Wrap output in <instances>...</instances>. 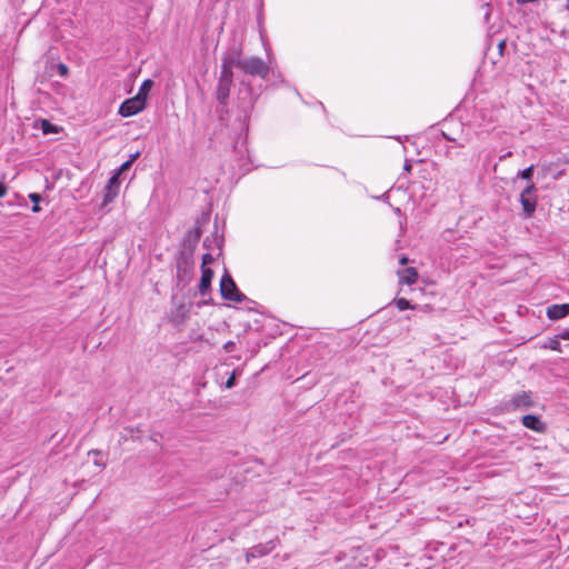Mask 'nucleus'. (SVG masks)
<instances>
[{
    "label": "nucleus",
    "instance_id": "nucleus-20",
    "mask_svg": "<svg viewBox=\"0 0 569 569\" xmlns=\"http://www.w3.org/2000/svg\"><path fill=\"white\" fill-rule=\"evenodd\" d=\"M58 72L61 77H67L69 73V69L64 63L58 64Z\"/></svg>",
    "mask_w": 569,
    "mask_h": 569
},
{
    "label": "nucleus",
    "instance_id": "nucleus-21",
    "mask_svg": "<svg viewBox=\"0 0 569 569\" xmlns=\"http://www.w3.org/2000/svg\"><path fill=\"white\" fill-rule=\"evenodd\" d=\"M234 385H236V371H233V373L226 381V388L230 389V388L234 387Z\"/></svg>",
    "mask_w": 569,
    "mask_h": 569
},
{
    "label": "nucleus",
    "instance_id": "nucleus-13",
    "mask_svg": "<svg viewBox=\"0 0 569 569\" xmlns=\"http://www.w3.org/2000/svg\"><path fill=\"white\" fill-rule=\"evenodd\" d=\"M202 274L199 284V291L201 295H204L207 290L210 288L211 280L213 278V271L210 268H202Z\"/></svg>",
    "mask_w": 569,
    "mask_h": 569
},
{
    "label": "nucleus",
    "instance_id": "nucleus-26",
    "mask_svg": "<svg viewBox=\"0 0 569 569\" xmlns=\"http://www.w3.org/2000/svg\"><path fill=\"white\" fill-rule=\"evenodd\" d=\"M7 193V187L0 182V198L4 197Z\"/></svg>",
    "mask_w": 569,
    "mask_h": 569
},
{
    "label": "nucleus",
    "instance_id": "nucleus-15",
    "mask_svg": "<svg viewBox=\"0 0 569 569\" xmlns=\"http://www.w3.org/2000/svg\"><path fill=\"white\" fill-rule=\"evenodd\" d=\"M40 128L44 134L58 132V128L46 119L40 120Z\"/></svg>",
    "mask_w": 569,
    "mask_h": 569
},
{
    "label": "nucleus",
    "instance_id": "nucleus-7",
    "mask_svg": "<svg viewBox=\"0 0 569 569\" xmlns=\"http://www.w3.org/2000/svg\"><path fill=\"white\" fill-rule=\"evenodd\" d=\"M533 400L531 392H520L512 396L511 400L506 405L507 408L512 409H528L532 407Z\"/></svg>",
    "mask_w": 569,
    "mask_h": 569
},
{
    "label": "nucleus",
    "instance_id": "nucleus-28",
    "mask_svg": "<svg viewBox=\"0 0 569 569\" xmlns=\"http://www.w3.org/2000/svg\"><path fill=\"white\" fill-rule=\"evenodd\" d=\"M400 263H401L402 266L407 264V263H408V258H407V257H402V258L400 259Z\"/></svg>",
    "mask_w": 569,
    "mask_h": 569
},
{
    "label": "nucleus",
    "instance_id": "nucleus-5",
    "mask_svg": "<svg viewBox=\"0 0 569 569\" xmlns=\"http://www.w3.org/2000/svg\"><path fill=\"white\" fill-rule=\"evenodd\" d=\"M146 107V103L140 99V97H132L124 100L120 108L119 114L127 118L137 114L142 111Z\"/></svg>",
    "mask_w": 569,
    "mask_h": 569
},
{
    "label": "nucleus",
    "instance_id": "nucleus-3",
    "mask_svg": "<svg viewBox=\"0 0 569 569\" xmlns=\"http://www.w3.org/2000/svg\"><path fill=\"white\" fill-rule=\"evenodd\" d=\"M244 59H242V50L240 47L231 48L227 53H224L222 58L221 71L227 73H233L232 68L237 67L241 69V63Z\"/></svg>",
    "mask_w": 569,
    "mask_h": 569
},
{
    "label": "nucleus",
    "instance_id": "nucleus-1",
    "mask_svg": "<svg viewBox=\"0 0 569 569\" xmlns=\"http://www.w3.org/2000/svg\"><path fill=\"white\" fill-rule=\"evenodd\" d=\"M220 292L224 299L230 301L242 302L246 299V296L238 290L236 282L227 272L220 280Z\"/></svg>",
    "mask_w": 569,
    "mask_h": 569
},
{
    "label": "nucleus",
    "instance_id": "nucleus-24",
    "mask_svg": "<svg viewBox=\"0 0 569 569\" xmlns=\"http://www.w3.org/2000/svg\"><path fill=\"white\" fill-rule=\"evenodd\" d=\"M559 338L556 337V339H553L551 342H550V348L552 350H557L559 351L560 350V342L558 340Z\"/></svg>",
    "mask_w": 569,
    "mask_h": 569
},
{
    "label": "nucleus",
    "instance_id": "nucleus-8",
    "mask_svg": "<svg viewBox=\"0 0 569 569\" xmlns=\"http://www.w3.org/2000/svg\"><path fill=\"white\" fill-rule=\"evenodd\" d=\"M273 548H274V545L272 541H269L266 545L253 546L252 548L248 549L244 555L246 562L249 563L252 559L268 555L269 552L272 551Z\"/></svg>",
    "mask_w": 569,
    "mask_h": 569
},
{
    "label": "nucleus",
    "instance_id": "nucleus-10",
    "mask_svg": "<svg viewBox=\"0 0 569 569\" xmlns=\"http://www.w3.org/2000/svg\"><path fill=\"white\" fill-rule=\"evenodd\" d=\"M522 425L537 432H543L546 429V425L533 415H526L522 417Z\"/></svg>",
    "mask_w": 569,
    "mask_h": 569
},
{
    "label": "nucleus",
    "instance_id": "nucleus-9",
    "mask_svg": "<svg viewBox=\"0 0 569 569\" xmlns=\"http://www.w3.org/2000/svg\"><path fill=\"white\" fill-rule=\"evenodd\" d=\"M119 192V173H114L106 188L104 203L112 201Z\"/></svg>",
    "mask_w": 569,
    "mask_h": 569
},
{
    "label": "nucleus",
    "instance_id": "nucleus-2",
    "mask_svg": "<svg viewBox=\"0 0 569 569\" xmlns=\"http://www.w3.org/2000/svg\"><path fill=\"white\" fill-rule=\"evenodd\" d=\"M244 73L250 76H258L260 78H266L269 73V67L266 62L257 57L246 58L241 63V69Z\"/></svg>",
    "mask_w": 569,
    "mask_h": 569
},
{
    "label": "nucleus",
    "instance_id": "nucleus-16",
    "mask_svg": "<svg viewBox=\"0 0 569 569\" xmlns=\"http://www.w3.org/2000/svg\"><path fill=\"white\" fill-rule=\"evenodd\" d=\"M396 306L398 307L399 310H407V309H415V306H412L407 299L405 298H399L397 299L396 301Z\"/></svg>",
    "mask_w": 569,
    "mask_h": 569
},
{
    "label": "nucleus",
    "instance_id": "nucleus-19",
    "mask_svg": "<svg viewBox=\"0 0 569 569\" xmlns=\"http://www.w3.org/2000/svg\"><path fill=\"white\" fill-rule=\"evenodd\" d=\"M213 261V257L210 253H206L202 257V268H208L207 266Z\"/></svg>",
    "mask_w": 569,
    "mask_h": 569
},
{
    "label": "nucleus",
    "instance_id": "nucleus-12",
    "mask_svg": "<svg viewBox=\"0 0 569 569\" xmlns=\"http://www.w3.org/2000/svg\"><path fill=\"white\" fill-rule=\"evenodd\" d=\"M400 283L413 284L418 280V271L416 268L410 267L402 271H398Z\"/></svg>",
    "mask_w": 569,
    "mask_h": 569
},
{
    "label": "nucleus",
    "instance_id": "nucleus-14",
    "mask_svg": "<svg viewBox=\"0 0 569 569\" xmlns=\"http://www.w3.org/2000/svg\"><path fill=\"white\" fill-rule=\"evenodd\" d=\"M152 86H153V81H152V80H150V79H146V80L142 82V84H141V87H140V89H139L138 93L136 94V97H140V99L146 103V102H147L148 94H149V92H150V90H151Z\"/></svg>",
    "mask_w": 569,
    "mask_h": 569
},
{
    "label": "nucleus",
    "instance_id": "nucleus-25",
    "mask_svg": "<svg viewBox=\"0 0 569 569\" xmlns=\"http://www.w3.org/2000/svg\"><path fill=\"white\" fill-rule=\"evenodd\" d=\"M236 343L233 341H228L223 345V349L227 351V352H231L234 348Z\"/></svg>",
    "mask_w": 569,
    "mask_h": 569
},
{
    "label": "nucleus",
    "instance_id": "nucleus-22",
    "mask_svg": "<svg viewBox=\"0 0 569 569\" xmlns=\"http://www.w3.org/2000/svg\"><path fill=\"white\" fill-rule=\"evenodd\" d=\"M557 338L563 339V340H569V328L563 329L562 331H560L558 333Z\"/></svg>",
    "mask_w": 569,
    "mask_h": 569
},
{
    "label": "nucleus",
    "instance_id": "nucleus-6",
    "mask_svg": "<svg viewBox=\"0 0 569 569\" xmlns=\"http://www.w3.org/2000/svg\"><path fill=\"white\" fill-rule=\"evenodd\" d=\"M535 186L530 183L520 196V201L527 217H530L536 210V197L533 194Z\"/></svg>",
    "mask_w": 569,
    "mask_h": 569
},
{
    "label": "nucleus",
    "instance_id": "nucleus-27",
    "mask_svg": "<svg viewBox=\"0 0 569 569\" xmlns=\"http://www.w3.org/2000/svg\"><path fill=\"white\" fill-rule=\"evenodd\" d=\"M41 210V208L39 207V203H33V207H32V212H39Z\"/></svg>",
    "mask_w": 569,
    "mask_h": 569
},
{
    "label": "nucleus",
    "instance_id": "nucleus-23",
    "mask_svg": "<svg viewBox=\"0 0 569 569\" xmlns=\"http://www.w3.org/2000/svg\"><path fill=\"white\" fill-rule=\"evenodd\" d=\"M29 199L37 204L41 201V196L39 193L33 192L29 194Z\"/></svg>",
    "mask_w": 569,
    "mask_h": 569
},
{
    "label": "nucleus",
    "instance_id": "nucleus-11",
    "mask_svg": "<svg viewBox=\"0 0 569 569\" xmlns=\"http://www.w3.org/2000/svg\"><path fill=\"white\" fill-rule=\"evenodd\" d=\"M569 313V303L567 305H553L547 309V316L551 320H558L566 317Z\"/></svg>",
    "mask_w": 569,
    "mask_h": 569
},
{
    "label": "nucleus",
    "instance_id": "nucleus-4",
    "mask_svg": "<svg viewBox=\"0 0 569 569\" xmlns=\"http://www.w3.org/2000/svg\"><path fill=\"white\" fill-rule=\"evenodd\" d=\"M232 82L233 73H227L221 71L216 91L217 99L221 104L227 103Z\"/></svg>",
    "mask_w": 569,
    "mask_h": 569
},
{
    "label": "nucleus",
    "instance_id": "nucleus-29",
    "mask_svg": "<svg viewBox=\"0 0 569 569\" xmlns=\"http://www.w3.org/2000/svg\"><path fill=\"white\" fill-rule=\"evenodd\" d=\"M566 7H567V9L569 10V0H567V6H566Z\"/></svg>",
    "mask_w": 569,
    "mask_h": 569
},
{
    "label": "nucleus",
    "instance_id": "nucleus-18",
    "mask_svg": "<svg viewBox=\"0 0 569 569\" xmlns=\"http://www.w3.org/2000/svg\"><path fill=\"white\" fill-rule=\"evenodd\" d=\"M134 158H136V157H133L132 159H130V160H128V161L123 162V163L120 166V168L118 169V171H117L116 173H119V176H120L123 171L128 170V169L131 167V164H132V162H133Z\"/></svg>",
    "mask_w": 569,
    "mask_h": 569
},
{
    "label": "nucleus",
    "instance_id": "nucleus-17",
    "mask_svg": "<svg viewBox=\"0 0 569 569\" xmlns=\"http://www.w3.org/2000/svg\"><path fill=\"white\" fill-rule=\"evenodd\" d=\"M533 172V166L528 167L527 169L520 171L518 176L522 179L530 180Z\"/></svg>",
    "mask_w": 569,
    "mask_h": 569
}]
</instances>
